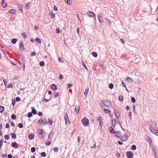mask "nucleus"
Masks as SVG:
<instances>
[{
  "instance_id": "nucleus-30",
  "label": "nucleus",
  "mask_w": 158,
  "mask_h": 158,
  "mask_svg": "<svg viewBox=\"0 0 158 158\" xmlns=\"http://www.w3.org/2000/svg\"><path fill=\"white\" fill-rule=\"evenodd\" d=\"M88 92H89V89H86L85 90V92L84 93V95H85V96H86L87 95Z\"/></svg>"
},
{
  "instance_id": "nucleus-5",
  "label": "nucleus",
  "mask_w": 158,
  "mask_h": 158,
  "mask_svg": "<svg viewBox=\"0 0 158 158\" xmlns=\"http://www.w3.org/2000/svg\"><path fill=\"white\" fill-rule=\"evenodd\" d=\"M127 156L128 158H132L133 155L131 152L128 151L127 153Z\"/></svg>"
},
{
  "instance_id": "nucleus-39",
  "label": "nucleus",
  "mask_w": 158,
  "mask_h": 158,
  "mask_svg": "<svg viewBox=\"0 0 158 158\" xmlns=\"http://www.w3.org/2000/svg\"><path fill=\"white\" fill-rule=\"evenodd\" d=\"M33 115L32 113L31 112H29L28 113L27 116L28 118H30Z\"/></svg>"
},
{
  "instance_id": "nucleus-48",
  "label": "nucleus",
  "mask_w": 158,
  "mask_h": 158,
  "mask_svg": "<svg viewBox=\"0 0 158 158\" xmlns=\"http://www.w3.org/2000/svg\"><path fill=\"white\" fill-rule=\"evenodd\" d=\"M11 118L13 119H15L16 118V115L15 114H12L11 115Z\"/></svg>"
},
{
  "instance_id": "nucleus-45",
  "label": "nucleus",
  "mask_w": 158,
  "mask_h": 158,
  "mask_svg": "<svg viewBox=\"0 0 158 158\" xmlns=\"http://www.w3.org/2000/svg\"><path fill=\"white\" fill-rule=\"evenodd\" d=\"M9 136L8 135H5L4 136L5 139L6 140H8L9 139Z\"/></svg>"
},
{
  "instance_id": "nucleus-2",
  "label": "nucleus",
  "mask_w": 158,
  "mask_h": 158,
  "mask_svg": "<svg viewBox=\"0 0 158 158\" xmlns=\"http://www.w3.org/2000/svg\"><path fill=\"white\" fill-rule=\"evenodd\" d=\"M150 130L152 133L158 136V129H155L152 127H150Z\"/></svg>"
},
{
  "instance_id": "nucleus-54",
  "label": "nucleus",
  "mask_w": 158,
  "mask_h": 158,
  "mask_svg": "<svg viewBox=\"0 0 158 158\" xmlns=\"http://www.w3.org/2000/svg\"><path fill=\"white\" fill-rule=\"evenodd\" d=\"M7 87L8 88H13V86L12 85V84H9L8 85H7Z\"/></svg>"
},
{
  "instance_id": "nucleus-15",
  "label": "nucleus",
  "mask_w": 158,
  "mask_h": 158,
  "mask_svg": "<svg viewBox=\"0 0 158 158\" xmlns=\"http://www.w3.org/2000/svg\"><path fill=\"white\" fill-rule=\"evenodd\" d=\"M114 135L118 137H120L121 136V135L119 131H115L114 132Z\"/></svg>"
},
{
  "instance_id": "nucleus-32",
  "label": "nucleus",
  "mask_w": 158,
  "mask_h": 158,
  "mask_svg": "<svg viewBox=\"0 0 158 158\" xmlns=\"http://www.w3.org/2000/svg\"><path fill=\"white\" fill-rule=\"evenodd\" d=\"M19 8L20 10L21 11H23V7L21 5H20L19 6Z\"/></svg>"
},
{
  "instance_id": "nucleus-55",
  "label": "nucleus",
  "mask_w": 158,
  "mask_h": 158,
  "mask_svg": "<svg viewBox=\"0 0 158 158\" xmlns=\"http://www.w3.org/2000/svg\"><path fill=\"white\" fill-rule=\"evenodd\" d=\"M56 32L57 33H60V30L59 28H57L56 29Z\"/></svg>"
},
{
  "instance_id": "nucleus-27",
  "label": "nucleus",
  "mask_w": 158,
  "mask_h": 158,
  "mask_svg": "<svg viewBox=\"0 0 158 158\" xmlns=\"http://www.w3.org/2000/svg\"><path fill=\"white\" fill-rule=\"evenodd\" d=\"M17 41V40L16 39H13L12 40L11 42L13 44H15L16 43Z\"/></svg>"
},
{
  "instance_id": "nucleus-13",
  "label": "nucleus",
  "mask_w": 158,
  "mask_h": 158,
  "mask_svg": "<svg viewBox=\"0 0 158 158\" xmlns=\"http://www.w3.org/2000/svg\"><path fill=\"white\" fill-rule=\"evenodd\" d=\"M127 137L126 135L122 136L121 138V140L122 141H123L127 140Z\"/></svg>"
},
{
  "instance_id": "nucleus-41",
  "label": "nucleus",
  "mask_w": 158,
  "mask_h": 158,
  "mask_svg": "<svg viewBox=\"0 0 158 158\" xmlns=\"http://www.w3.org/2000/svg\"><path fill=\"white\" fill-rule=\"evenodd\" d=\"M68 4L70 5L72 4L70 1L69 0H64Z\"/></svg>"
},
{
  "instance_id": "nucleus-18",
  "label": "nucleus",
  "mask_w": 158,
  "mask_h": 158,
  "mask_svg": "<svg viewBox=\"0 0 158 158\" xmlns=\"http://www.w3.org/2000/svg\"><path fill=\"white\" fill-rule=\"evenodd\" d=\"M64 119L65 123L66 124L67 121H69V118L67 114H66L64 116Z\"/></svg>"
},
{
  "instance_id": "nucleus-34",
  "label": "nucleus",
  "mask_w": 158,
  "mask_h": 158,
  "mask_svg": "<svg viewBox=\"0 0 158 158\" xmlns=\"http://www.w3.org/2000/svg\"><path fill=\"white\" fill-rule=\"evenodd\" d=\"M5 1V0H2V6L4 8H5L6 6V4H5V5L4 6V3Z\"/></svg>"
},
{
  "instance_id": "nucleus-37",
  "label": "nucleus",
  "mask_w": 158,
  "mask_h": 158,
  "mask_svg": "<svg viewBox=\"0 0 158 158\" xmlns=\"http://www.w3.org/2000/svg\"><path fill=\"white\" fill-rule=\"evenodd\" d=\"M44 62L43 61H41L40 62V65L41 66H44Z\"/></svg>"
},
{
  "instance_id": "nucleus-46",
  "label": "nucleus",
  "mask_w": 158,
  "mask_h": 158,
  "mask_svg": "<svg viewBox=\"0 0 158 158\" xmlns=\"http://www.w3.org/2000/svg\"><path fill=\"white\" fill-rule=\"evenodd\" d=\"M131 149L132 150H135L136 149V147L135 145H133L132 146Z\"/></svg>"
},
{
  "instance_id": "nucleus-49",
  "label": "nucleus",
  "mask_w": 158,
  "mask_h": 158,
  "mask_svg": "<svg viewBox=\"0 0 158 158\" xmlns=\"http://www.w3.org/2000/svg\"><path fill=\"white\" fill-rule=\"evenodd\" d=\"M48 141H49V142H46L45 143V145L46 146H49V145H50V144H51L50 140H49Z\"/></svg>"
},
{
  "instance_id": "nucleus-8",
  "label": "nucleus",
  "mask_w": 158,
  "mask_h": 158,
  "mask_svg": "<svg viewBox=\"0 0 158 158\" xmlns=\"http://www.w3.org/2000/svg\"><path fill=\"white\" fill-rule=\"evenodd\" d=\"M18 144L16 142H13L11 144V146L15 149L18 148Z\"/></svg>"
},
{
  "instance_id": "nucleus-51",
  "label": "nucleus",
  "mask_w": 158,
  "mask_h": 158,
  "mask_svg": "<svg viewBox=\"0 0 158 158\" xmlns=\"http://www.w3.org/2000/svg\"><path fill=\"white\" fill-rule=\"evenodd\" d=\"M131 101L133 103H135V99L134 97H131Z\"/></svg>"
},
{
  "instance_id": "nucleus-1",
  "label": "nucleus",
  "mask_w": 158,
  "mask_h": 158,
  "mask_svg": "<svg viewBox=\"0 0 158 158\" xmlns=\"http://www.w3.org/2000/svg\"><path fill=\"white\" fill-rule=\"evenodd\" d=\"M81 122L83 125L85 126H87L89 125V120L85 117L81 120Z\"/></svg>"
},
{
  "instance_id": "nucleus-29",
  "label": "nucleus",
  "mask_w": 158,
  "mask_h": 158,
  "mask_svg": "<svg viewBox=\"0 0 158 158\" xmlns=\"http://www.w3.org/2000/svg\"><path fill=\"white\" fill-rule=\"evenodd\" d=\"M92 54L94 57H97L98 56L97 53L95 52H92Z\"/></svg>"
},
{
  "instance_id": "nucleus-24",
  "label": "nucleus",
  "mask_w": 158,
  "mask_h": 158,
  "mask_svg": "<svg viewBox=\"0 0 158 158\" xmlns=\"http://www.w3.org/2000/svg\"><path fill=\"white\" fill-rule=\"evenodd\" d=\"M50 15L51 16V18L52 19L55 17V14L52 12H51L50 13Z\"/></svg>"
},
{
  "instance_id": "nucleus-3",
  "label": "nucleus",
  "mask_w": 158,
  "mask_h": 158,
  "mask_svg": "<svg viewBox=\"0 0 158 158\" xmlns=\"http://www.w3.org/2000/svg\"><path fill=\"white\" fill-rule=\"evenodd\" d=\"M39 131L38 132V133L41 135V136L40 137V138H43L45 136L46 133L45 132H43L44 130L43 129H41L40 130L39 129Z\"/></svg>"
},
{
  "instance_id": "nucleus-12",
  "label": "nucleus",
  "mask_w": 158,
  "mask_h": 158,
  "mask_svg": "<svg viewBox=\"0 0 158 158\" xmlns=\"http://www.w3.org/2000/svg\"><path fill=\"white\" fill-rule=\"evenodd\" d=\"M80 110V108L79 106H77L75 107V113L77 114L79 112V111Z\"/></svg>"
},
{
  "instance_id": "nucleus-23",
  "label": "nucleus",
  "mask_w": 158,
  "mask_h": 158,
  "mask_svg": "<svg viewBox=\"0 0 158 158\" xmlns=\"http://www.w3.org/2000/svg\"><path fill=\"white\" fill-rule=\"evenodd\" d=\"M127 80L128 81L130 82H133L134 81L131 78V77H128L127 78Z\"/></svg>"
},
{
  "instance_id": "nucleus-50",
  "label": "nucleus",
  "mask_w": 158,
  "mask_h": 158,
  "mask_svg": "<svg viewBox=\"0 0 158 158\" xmlns=\"http://www.w3.org/2000/svg\"><path fill=\"white\" fill-rule=\"evenodd\" d=\"M41 156L43 157H45L46 156V154L44 152H42L41 154Z\"/></svg>"
},
{
  "instance_id": "nucleus-53",
  "label": "nucleus",
  "mask_w": 158,
  "mask_h": 158,
  "mask_svg": "<svg viewBox=\"0 0 158 158\" xmlns=\"http://www.w3.org/2000/svg\"><path fill=\"white\" fill-rule=\"evenodd\" d=\"M43 121V119H40L38 121V123L39 124H42V121Z\"/></svg>"
},
{
  "instance_id": "nucleus-44",
  "label": "nucleus",
  "mask_w": 158,
  "mask_h": 158,
  "mask_svg": "<svg viewBox=\"0 0 158 158\" xmlns=\"http://www.w3.org/2000/svg\"><path fill=\"white\" fill-rule=\"evenodd\" d=\"M35 147H32L31 148V151L32 152H34L35 151Z\"/></svg>"
},
{
  "instance_id": "nucleus-40",
  "label": "nucleus",
  "mask_w": 158,
  "mask_h": 158,
  "mask_svg": "<svg viewBox=\"0 0 158 158\" xmlns=\"http://www.w3.org/2000/svg\"><path fill=\"white\" fill-rule=\"evenodd\" d=\"M114 85L112 83H110L109 85V88L110 89H112L113 88Z\"/></svg>"
},
{
  "instance_id": "nucleus-31",
  "label": "nucleus",
  "mask_w": 158,
  "mask_h": 158,
  "mask_svg": "<svg viewBox=\"0 0 158 158\" xmlns=\"http://www.w3.org/2000/svg\"><path fill=\"white\" fill-rule=\"evenodd\" d=\"M4 108L3 106H0V112L2 113L4 110Z\"/></svg>"
},
{
  "instance_id": "nucleus-26",
  "label": "nucleus",
  "mask_w": 158,
  "mask_h": 158,
  "mask_svg": "<svg viewBox=\"0 0 158 158\" xmlns=\"http://www.w3.org/2000/svg\"><path fill=\"white\" fill-rule=\"evenodd\" d=\"M101 105L102 107H104V106H105V101H102L101 103Z\"/></svg>"
},
{
  "instance_id": "nucleus-62",
  "label": "nucleus",
  "mask_w": 158,
  "mask_h": 158,
  "mask_svg": "<svg viewBox=\"0 0 158 158\" xmlns=\"http://www.w3.org/2000/svg\"><path fill=\"white\" fill-rule=\"evenodd\" d=\"M38 114L39 116H42L43 115V113L41 112H39L38 113Z\"/></svg>"
},
{
  "instance_id": "nucleus-58",
  "label": "nucleus",
  "mask_w": 158,
  "mask_h": 158,
  "mask_svg": "<svg viewBox=\"0 0 158 158\" xmlns=\"http://www.w3.org/2000/svg\"><path fill=\"white\" fill-rule=\"evenodd\" d=\"M15 100L17 102H19L20 101L21 99L19 97H17L15 98Z\"/></svg>"
},
{
  "instance_id": "nucleus-43",
  "label": "nucleus",
  "mask_w": 158,
  "mask_h": 158,
  "mask_svg": "<svg viewBox=\"0 0 158 158\" xmlns=\"http://www.w3.org/2000/svg\"><path fill=\"white\" fill-rule=\"evenodd\" d=\"M18 126L20 128H22L23 127V125L22 123H19L18 124Z\"/></svg>"
},
{
  "instance_id": "nucleus-14",
  "label": "nucleus",
  "mask_w": 158,
  "mask_h": 158,
  "mask_svg": "<svg viewBox=\"0 0 158 158\" xmlns=\"http://www.w3.org/2000/svg\"><path fill=\"white\" fill-rule=\"evenodd\" d=\"M51 89L53 90H56L57 89V87L56 85L53 84L51 86Z\"/></svg>"
},
{
  "instance_id": "nucleus-6",
  "label": "nucleus",
  "mask_w": 158,
  "mask_h": 158,
  "mask_svg": "<svg viewBox=\"0 0 158 158\" xmlns=\"http://www.w3.org/2000/svg\"><path fill=\"white\" fill-rule=\"evenodd\" d=\"M19 49L21 51H23L24 49L23 43L22 42H20L19 43Z\"/></svg>"
},
{
  "instance_id": "nucleus-61",
  "label": "nucleus",
  "mask_w": 158,
  "mask_h": 158,
  "mask_svg": "<svg viewBox=\"0 0 158 158\" xmlns=\"http://www.w3.org/2000/svg\"><path fill=\"white\" fill-rule=\"evenodd\" d=\"M3 140L2 139H1L0 140V145L2 147V146L3 145Z\"/></svg>"
},
{
  "instance_id": "nucleus-9",
  "label": "nucleus",
  "mask_w": 158,
  "mask_h": 158,
  "mask_svg": "<svg viewBox=\"0 0 158 158\" xmlns=\"http://www.w3.org/2000/svg\"><path fill=\"white\" fill-rule=\"evenodd\" d=\"M105 106L106 107L110 106L111 105V103L109 101H105Z\"/></svg>"
},
{
  "instance_id": "nucleus-64",
  "label": "nucleus",
  "mask_w": 158,
  "mask_h": 158,
  "mask_svg": "<svg viewBox=\"0 0 158 158\" xmlns=\"http://www.w3.org/2000/svg\"><path fill=\"white\" fill-rule=\"evenodd\" d=\"M35 52H32L31 53V56H35Z\"/></svg>"
},
{
  "instance_id": "nucleus-57",
  "label": "nucleus",
  "mask_w": 158,
  "mask_h": 158,
  "mask_svg": "<svg viewBox=\"0 0 158 158\" xmlns=\"http://www.w3.org/2000/svg\"><path fill=\"white\" fill-rule=\"evenodd\" d=\"M73 86V85L71 84H68L67 85V86L69 88H71Z\"/></svg>"
},
{
  "instance_id": "nucleus-47",
  "label": "nucleus",
  "mask_w": 158,
  "mask_h": 158,
  "mask_svg": "<svg viewBox=\"0 0 158 158\" xmlns=\"http://www.w3.org/2000/svg\"><path fill=\"white\" fill-rule=\"evenodd\" d=\"M82 65L83 66L85 67V68L87 70V67H86V66L85 63H84V62L83 61H82Z\"/></svg>"
},
{
  "instance_id": "nucleus-10",
  "label": "nucleus",
  "mask_w": 158,
  "mask_h": 158,
  "mask_svg": "<svg viewBox=\"0 0 158 158\" xmlns=\"http://www.w3.org/2000/svg\"><path fill=\"white\" fill-rule=\"evenodd\" d=\"M54 135V133L53 131H51L49 135L48 138V140L52 138Z\"/></svg>"
},
{
  "instance_id": "nucleus-38",
  "label": "nucleus",
  "mask_w": 158,
  "mask_h": 158,
  "mask_svg": "<svg viewBox=\"0 0 158 158\" xmlns=\"http://www.w3.org/2000/svg\"><path fill=\"white\" fill-rule=\"evenodd\" d=\"M105 19L107 23L109 24L110 25L111 24V22L109 19L107 18H105Z\"/></svg>"
},
{
  "instance_id": "nucleus-19",
  "label": "nucleus",
  "mask_w": 158,
  "mask_h": 158,
  "mask_svg": "<svg viewBox=\"0 0 158 158\" xmlns=\"http://www.w3.org/2000/svg\"><path fill=\"white\" fill-rule=\"evenodd\" d=\"M109 130L111 133H114V130L112 127H110L109 128Z\"/></svg>"
},
{
  "instance_id": "nucleus-28",
  "label": "nucleus",
  "mask_w": 158,
  "mask_h": 158,
  "mask_svg": "<svg viewBox=\"0 0 158 158\" xmlns=\"http://www.w3.org/2000/svg\"><path fill=\"white\" fill-rule=\"evenodd\" d=\"M105 113L108 114L110 112V111L108 110H107L105 108L103 109Z\"/></svg>"
},
{
  "instance_id": "nucleus-11",
  "label": "nucleus",
  "mask_w": 158,
  "mask_h": 158,
  "mask_svg": "<svg viewBox=\"0 0 158 158\" xmlns=\"http://www.w3.org/2000/svg\"><path fill=\"white\" fill-rule=\"evenodd\" d=\"M114 112L115 114V117L116 118H118L119 117L120 115V113L119 112H116L115 111V110L114 109Z\"/></svg>"
},
{
  "instance_id": "nucleus-7",
  "label": "nucleus",
  "mask_w": 158,
  "mask_h": 158,
  "mask_svg": "<svg viewBox=\"0 0 158 158\" xmlns=\"http://www.w3.org/2000/svg\"><path fill=\"white\" fill-rule=\"evenodd\" d=\"M97 17L98 18V21L99 22L102 23L103 22V20H102V17L101 14H99L97 15Z\"/></svg>"
},
{
  "instance_id": "nucleus-42",
  "label": "nucleus",
  "mask_w": 158,
  "mask_h": 158,
  "mask_svg": "<svg viewBox=\"0 0 158 158\" xmlns=\"http://www.w3.org/2000/svg\"><path fill=\"white\" fill-rule=\"evenodd\" d=\"M59 150V148L57 147H55L54 148V151L56 152H57Z\"/></svg>"
},
{
  "instance_id": "nucleus-22",
  "label": "nucleus",
  "mask_w": 158,
  "mask_h": 158,
  "mask_svg": "<svg viewBox=\"0 0 158 158\" xmlns=\"http://www.w3.org/2000/svg\"><path fill=\"white\" fill-rule=\"evenodd\" d=\"M34 138V135H33L30 134L28 136V138L31 139H33Z\"/></svg>"
},
{
  "instance_id": "nucleus-20",
  "label": "nucleus",
  "mask_w": 158,
  "mask_h": 158,
  "mask_svg": "<svg viewBox=\"0 0 158 158\" xmlns=\"http://www.w3.org/2000/svg\"><path fill=\"white\" fill-rule=\"evenodd\" d=\"M53 121L50 119H48L47 123L50 125H51L53 123Z\"/></svg>"
},
{
  "instance_id": "nucleus-4",
  "label": "nucleus",
  "mask_w": 158,
  "mask_h": 158,
  "mask_svg": "<svg viewBox=\"0 0 158 158\" xmlns=\"http://www.w3.org/2000/svg\"><path fill=\"white\" fill-rule=\"evenodd\" d=\"M87 14L91 17H93L96 16L95 14L93 11H88L87 12Z\"/></svg>"
},
{
  "instance_id": "nucleus-56",
  "label": "nucleus",
  "mask_w": 158,
  "mask_h": 158,
  "mask_svg": "<svg viewBox=\"0 0 158 158\" xmlns=\"http://www.w3.org/2000/svg\"><path fill=\"white\" fill-rule=\"evenodd\" d=\"M30 2L27 3L26 4V6L27 7V8L28 9L29 7V6L30 5Z\"/></svg>"
},
{
  "instance_id": "nucleus-63",
  "label": "nucleus",
  "mask_w": 158,
  "mask_h": 158,
  "mask_svg": "<svg viewBox=\"0 0 158 158\" xmlns=\"http://www.w3.org/2000/svg\"><path fill=\"white\" fill-rule=\"evenodd\" d=\"M9 127H10V126H9V124L8 123H6V128H9Z\"/></svg>"
},
{
  "instance_id": "nucleus-25",
  "label": "nucleus",
  "mask_w": 158,
  "mask_h": 158,
  "mask_svg": "<svg viewBox=\"0 0 158 158\" xmlns=\"http://www.w3.org/2000/svg\"><path fill=\"white\" fill-rule=\"evenodd\" d=\"M46 120L45 119H44V120L43 119L42 124H41V125L42 126L45 125L46 124Z\"/></svg>"
},
{
  "instance_id": "nucleus-17",
  "label": "nucleus",
  "mask_w": 158,
  "mask_h": 158,
  "mask_svg": "<svg viewBox=\"0 0 158 158\" xmlns=\"http://www.w3.org/2000/svg\"><path fill=\"white\" fill-rule=\"evenodd\" d=\"M9 12L11 14H14L16 13V11L14 9H11L9 10Z\"/></svg>"
},
{
  "instance_id": "nucleus-36",
  "label": "nucleus",
  "mask_w": 158,
  "mask_h": 158,
  "mask_svg": "<svg viewBox=\"0 0 158 158\" xmlns=\"http://www.w3.org/2000/svg\"><path fill=\"white\" fill-rule=\"evenodd\" d=\"M59 96V92H56L55 95L53 97L54 98H56L57 97Z\"/></svg>"
},
{
  "instance_id": "nucleus-59",
  "label": "nucleus",
  "mask_w": 158,
  "mask_h": 158,
  "mask_svg": "<svg viewBox=\"0 0 158 158\" xmlns=\"http://www.w3.org/2000/svg\"><path fill=\"white\" fill-rule=\"evenodd\" d=\"M2 158H4L6 157L7 156V155H6V154H5V153H4V154H3L2 155Z\"/></svg>"
},
{
  "instance_id": "nucleus-21",
  "label": "nucleus",
  "mask_w": 158,
  "mask_h": 158,
  "mask_svg": "<svg viewBox=\"0 0 158 158\" xmlns=\"http://www.w3.org/2000/svg\"><path fill=\"white\" fill-rule=\"evenodd\" d=\"M35 41L37 42V43H39L40 44H41V40H40V39L38 38H37L35 39Z\"/></svg>"
},
{
  "instance_id": "nucleus-35",
  "label": "nucleus",
  "mask_w": 158,
  "mask_h": 158,
  "mask_svg": "<svg viewBox=\"0 0 158 158\" xmlns=\"http://www.w3.org/2000/svg\"><path fill=\"white\" fill-rule=\"evenodd\" d=\"M116 121H117V120H113L112 122V125L113 127H114L115 126V124L116 123Z\"/></svg>"
},
{
  "instance_id": "nucleus-33",
  "label": "nucleus",
  "mask_w": 158,
  "mask_h": 158,
  "mask_svg": "<svg viewBox=\"0 0 158 158\" xmlns=\"http://www.w3.org/2000/svg\"><path fill=\"white\" fill-rule=\"evenodd\" d=\"M22 36L25 39L27 37V34L25 32H23L22 34Z\"/></svg>"
},
{
  "instance_id": "nucleus-52",
  "label": "nucleus",
  "mask_w": 158,
  "mask_h": 158,
  "mask_svg": "<svg viewBox=\"0 0 158 158\" xmlns=\"http://www.w3.org/2000/svg\"><path fill=\"white\" fill-rule=\"evenodd\" d=\"M12 137L13 139H15L16 138V135L15 133L12 134Z\"/></svg>"
},
{
  "instance_id": "nucleus-60",
  "label": "nucleus",
  "mask_w": 158,
  "mask_h": 158,
  "mask_svg": "<svg viewBox=\"0 0 158 158\" xmlns=\"http://www.w3.org/2000/svg\"><path fill=\"white\" fill-rule=\"evenodd\" d=\"M118 99L119 101H122L123 100V97L122 96H119L118 97Z\"/></svg>"
},
{
  "instance_id": "nucleus-16",
  "label": "nucleus",
  "mask_w": 158,
  "mask_h": 158,
  "mask_svg": "<svg viewBox=\"0 0 158 158\" xmlns=\"http://www.w3.org/2000/svg\"><path fill=\"white\" fill-rule=\"evenodd\" d=\"M32 113L34 114H37V112L34 107H32Z\"/></svg>"
}]
</instances>
